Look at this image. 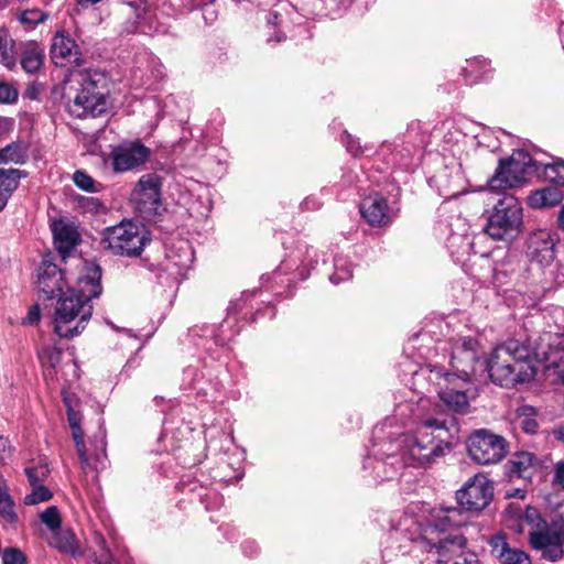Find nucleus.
I'll use <instances>...</instances> for the list:
<instances>
[{"mask_svg": "<svg viewBox=\"0 0 564 564\" xmlns=\"http://www.w3.org/2000/svg\"><path fill=\"white\" fill-rule=\"evenodd\" d=\"M11 446L9 441L3 436H0V463L4 459L6 454H9Z\"/></svg>", "mask_w": 564, "mask_h": 564, "instance_id": "50", "label": "nucleus"}, {"mask_svg": "<svg viewBox=\"0 0 564 564\" xmlns=\"http://www.w3.org/2000/svg\"><path fill=\"white\" fill-rule=\"evenodd\" d=\"M522 524L529 527L528 533L541 531L550 525L543 520L540 512L532 507L525 509L522 517Z\"/></svg>", "mask_w": 564, "mask_h": 564, "instance_id": "34", "label": "nucleus"}, {"mask_svg": "<svg viewBox=\"0 0 564 564\" xmlns=\"http://www.w3.org/2000/svg\"><path fill=\"white\" fill-rule=\"evenodd\" d=\"M528 357V348L516 340L497 346L486 362L491 380L507 388L531 380L535 370Z\"/></svg>", "mask_w": 564, "mask_h": 564, "instance_id": "3", "label": "nucleus"}, {"mask_svg": "<svg viewBox=\"0 0 564 564\" xmlns=\"http://www.w3.org/2000/svg\"><path fill=\"white\" fill-rule=\"evenodd\" d=\"M544 176L551 183L564 186V160H556L544 165Z\"/></svg>", "mask_w": 564, "mask_h": 564, "instance_id": "35", "label": "nucleus"}, {"mask_svg": "<svg viewBox=\"0 0 564 564\" xmlns=\"http://www.w3.org/2000/svg\"><path fill=\"white\" fill-rule=\"evenodd\" d=\"M150 153L151 150L139 140L124 141L112 148L109 160L116 173H124L142 166L148 161Z\"/></svg>", "mask_w": 564, "mask_h": 564, "instance_id": "11", "label": "nucleus"}, {"mask_svg": "<svg viewBox=\"0 0 564 564\" xmlns=\"http://www.w3.org/2000/svg\"><path fill=\"white\" fill-rule=\"evenodd\" d=\"M455 427L453 417H426L412 434L401 441V455L405 464L423 466L448 448L445 437Z\"/></svg>", "mask_w": 564, "mask_h": 564, "instance_id": "1", "label": "nucleus"}, {"mask_svg": "<svg viewBox=\"0 0 564 564\" xmlns=\"http://www.w3.org/2000/svg\"><path fill=\"white\" fill-rule=\"evenodd\" d=\"M469 457L480 465L501 462L507 455V442L488 430H477L467 440Z\"/></svg>", "mask_w": 564, "mask_h": 564, "instance_id": "8", "label": "nucleus"}, {"mask_svg": "<svg viewBox=\"0 0 564 564\" xmlns=\"http://www.w3.org/2000/svg\"><path fill=\"white\" fill-rule=\"evenodd\" d=\"M556 241V235L547 229L533 231L527 240L528 258L540 265H549L555 258Z\"/></svg>", "mask_w": 564, "mask_h": 564, "instance_id": "15", "label": "nucleus"}, {"mask_svg": "<svg viewBox=\"0 0 564 564\" xmlns=\"http://www.w3.org/2000/svg\"><path fill=\"white\" fill-rule=\"evenodd\" d=\"M36 288L40 296L45 301H52L59 296L64 289H68V278L53 262L43 259L36 269Z\"/></svg>", "mask_w": 564, "mask_h": 564, "instance_id": "13", "label": "nucleus"}, {"mask_svg": "<svg viewBox=\"0 0 564 564\" xmlns=\"http://www.w3.org/2000/svg\"><path fill=\"white\" fill-rule=\"evenodd\" d=\"M101 0H77L78 4H80L82 7H88V6L98 3Z\"/></svg>", "mask_w": 564, "mask_h": 564, "instance_id": "56", "label": "nucleus"}, {"mask_svg": "<svg viewBox=\"0 0 564 564\" xmlns=\"http://www.w3.org/2000/svg\"><path fill=\"white\" fill-rule=\"evenodd\" d=\"M40 519L52 531V534L61 529L62 518L55 506L46 508L40 514Z\"/></svg>", "mask_w": 564, "mask_h": 564, "instance_id": "36", "label": "nucleus"}, {"mask_svg": "<svg viewBox=\"0 0 564 564\" xmlns=\"http://www.w3.org/2000/svg\"><path fill=\"white\" fill-rule=\"evenodd\" d=\"M22 176L23 172L21 170L0 169V212L7 206Z\"/></svg>", "mask_w": 564, "mask_h": 564, "instance_id": "25", "label": "nucleus"}, {"mask_svg": "<svg viewBox=\"0 0 564 564\" xmlns=\"http://www.w3.org/2000/svg\"><path fill=\"white\" fill-rule=\"evenodd\" d=\"M530 546L540 553L541 558L549 562H557L564 555V527L556 523L550 524L538 532H529Z\"/></svg>", "mask_w": 564, "mask_h": 564, "instance_id": "9", "label": "nucleus"}, {"mask_svg": "<svg viewBox=\"0 0 564 564\" xmlns=\"http://www.w3.org/2000/svg\"><path fill=\"white\" fill-rule=\"evenodd\" d=\"M480 347L479 343L471 337H464L460 344L453 351L452 366L456 372H442L435 368L431 370L435 379H442L444 382L452 383L460 380L467 382L475 373L476 365L479 362Z\"/></svg>", "mask_w": 564, "mask_h": 564, "instance_id": "7", "label": "nucleus"}, {"mask_svg": "<svg viewBox=\"0 0 564 564\" xmlns=\"http://www.w3.org/2000/svg\"><path fill=\"white\" fill-rule=\"evenodd\" d=\"M562 199V192L556 186H546L533 192L529 196V205L532 208H544L557 205Z\"/></svg>", "mask_w": 564, "mask_h": 564, "instance_id": "28", "label": "nucleus"}, {"mask_svg": "<svg viewBox=\"0 0 564 564\" xmlns=\"http://www.w3.org/2000/svg\"><path fill=\"white\" fill-rule=\"evenodd\" d=\"M546 460L547 457L540 459L530 452L516 453L507 464L509 477L531 481L536 473L546 467Z\"/></svg>", "mask_w": 564, "mask_h": 564, "instance_id": "19", "label": "nucleus"}, {"mask_svg": "<svg viewBox=\"0 0 564 564\" xmlns=\"http://www.w3.org/2000/svg\"><path fill=\"white\" fill-rule=\"evenodd\" d=\"M28 159V147L12 142L0 150V164L14 163L23 164Z\"/></svg>", "mask_w": 564, "mask_h": 564, "instance_id": "32", "label": "nucleus"}, {"mask_svg": "<svg viewBox=\"0 0 564 564\" xmlns=\"http://www.w3.org/2000/svg\"><path fill=\"white\" fill-rule=\"evenodd\" d=\"M508 496L523 499L525 497V491L522 489H517L513 494H508Z\"/></svg>", "mask_w": 564, "mask_h": 564, "instance_id": "57", "label": "nucleus"}, {"mask_svg": "<svg viewBox=\"0 0 564 564\" xmlns=\"http://www.w3.org/2000/svg\"><path fill=\"white\" fill-rule=\"evenodd\" d=\"M50 543L61 552L72 556H80L83 554L78 541L70 530L58 529L52 534Z\"/></svg>", "mask_w": 564, "mask_h": 564, "instance_id": "26", "label": "nucleus"}, {"mask_svg": "<svg viewBox=\"0 0 564 564\" xmlns=\"http://www.w3.org/2000/svg\"><path fill=\"white\" fill-rule=\"evenodd\" d=\"M437 380V386L440 388L438 397L444 405L454 412L466 413L468 409V400L465 392L460 390V384H456L455 381L448 383L444 382L442 379Z\"/></svg>", "mask_w": 564, "mask_h": 564, "instance_id": "24", "label": "nucleus"}, {"mask_svg": "<svg viewBox=\"0 0 564 564\" xmlns=\"http://www.w3.org/2000/svg\"><path fill=\"white\" fill-rule=\"evenodd\" d=\"M150 240L149 231L143 225L122 220L102 230L100 245L115 256L137 258Z\"/></svg>", "mask_w": 564, "mask_h": 564, "instance_id": "6", "label": "nucleus"}, {"mask_svg": "<svg viewBox=\"0 0 564 564\" xmlns=\"http://www.w3.org/2000/svg\"><path fill=\"white\" fill-rule=\"evenodd\" d=\"M26 95H28V97H30L32 99L36 98V89H35V87L34 86L29 87L26 89Z\"/></svg>", "mask_w": 564, "mask_h": 564, "instance_id": "58", "label": "nucleus"}, {"mask_svg": "<svg viewBox=\"0 0 564 564\" xmlns=\"http://www.w3.org/2000/svg\"><path fill=\"white\" fill-rule=\"evenodd\" d=\"M456 495L458 503L463 508L469 511H480L492 500L494 486L486 475L476 474Z\"/></svg>", "mask_w": 564, "mask_h": 564, "instance_id": "10", "label": "nucleus"}, {"mask_svg": "<svg viewBox=\"0 0 564 564\" xmlns=\"http://www.w3.org/2000/svg\"><path fill=\"white\" fill-rule=\"evenodd\" d=\"M113 329H118V327L116 325H113V323L109 322L108 323Z\"/></svg>", "mask_w": 564, "mask_h": 564, "instance_id": "60", "label": "nucleus"}, {"mask_svg": "<svg viewBox=\"0 0 564 564\" xmlns=\"http://www.w3.org/2000/svg\"><path fill=\"white\" fill-rule=\"evenodd\" d=\"M72 429V435L73 440L76 445L77 454L79 456V459L82 464L87 465L88 464V456L86 453V447L84 443V433L79 426L70 427Z\"/></svg>", "mask_w": 564, "mask_h": 564, "instance_id": "41", "label": "nucleus"}, {"mask_svg": "<svg viewBox=\"0 0 564 564\" xmlns=\"http://www.w3.org/2000/svg\"><path fill=\"white\" fill-rule=\"evenodd\" d=\"M558 227L564 230V205L561 207L558 216H557Z\"/></svg>", "mask_w": 564, "mask_h": 564, "instance_id": "55", "label": "nucleus"}, {"mask_svg": "<svg viewBox=\"0 0 564 564\" xmlns=\"http://www.w3.org/2000/svg\"><path fill=\"white\" fill-rule=\"evenodd\" d=\"M101 270L94 262H84L77 278L78 290L67 289L59 295L55 317H91L90 301L101 294Z\"/></svg>", "mask_w": 564, "mask_h": 564, "instance_id": "4", "label": "nucleus"}, {"mask_svg": "<svg viewBox=\"0 0 564 564\" xmlns=\"http://www.w3.org/2000/svg\"><path fill=\"white\" fill-rule=\"evenodd\" d=\"M91 549L96 564L108 562L112 560V554L109 551L106 540L99 532H94L91 536Z\"/></svg>", "mask_w": 564, "mask_h": 564, "instance_id": "33", "label": "nucleus"}, {"mask_svg": "<svg viewBox=\"0 0 564 564\" xmlns=\"http://www.w3.org/2000/svg\"><path fill=\"white\" fill-rule=\"evenodd\" d=\"M36 321H37V319H33V318L28 319L29 324H31V325H33V324H34V322H36Z\"/></svg>", "mask_w": 564, "mask_h": 564, "instance_id": "59", "label": "nucleus"}, {"mask_svg": "<svg viewBox=\"0 0 564 564\" xmlns=\"http://www.w3.org/2000/svg\"><path fill=\"white\" fill-rule=\"evenodd\" d=\"M538 427V423L533 420L524 421V430L529 433H534Z\"/></svg>", "mask_w": 564, "mask_h": 564, "instance_id": "54", "label": "nucleus"}, {"mask_svg": "<svg viewBox=\"0 0 564 564\" xmlns=\"http://www.w3.org/2000/svg\"><path fill=\"white\" fill-rule=\"evenodd\" d=\"M25 557L23 553L15 547H7L2 552L3 564H24Z\"/></svg>", "mask_w": 564, "mask_h": 564, "instance_id": "44", "label": "nucleus"}, {"mask_svg": "<svg viewBox=\"0 0 564 564\" xmlns=\"http://www.w3.org/2000/svg\"><path fill=\"white\" fill-rule=\"evenodd\" d=\"M52 498V492L45 486L34 485L32 486V491L24 497V503L32 506L40 502L47 501Z\"/></svg>", "mask_w": 564, "mask_h": 564, "instance_id": "38", "label": "nucleus"}, {"mask_svg": "<svg viewBox=\"0 0 564 564\" xmlns=\"http://www.w3.org/2000/svg\"><path fill=\"white\" fill-rule=\"evenodd\" d=\"M459 516V511L457 509H449L447 514L438 518L437 523L435 524V530L446 531L452 528H456L460 524L457 517Z\"/></svg>", "mask_w": 564, "mask_h": 564, "instance_id": "40", "label": "nucleus"}, {"mask_svg": "<svg viewBox=\"0 0 564 564\" xmlns=\"http://www.w3.org/2000/svg\"><path fill=\"white\" fill-rule=\"evenodd\" d=\"M17 98V90L9 84L0 82V102H13Z\"/></svg>", "mask_w": 564, "mask_h": 564, "instance_id": "46", "label": "nucleus"}, {"mask_svg": "<svg viewBox=\"0 0 564 564\" xmlns=\"http://www.w3.org/2000/svg\"><path fill=\"white\" fill-rule=\"evenodd\" d=\"M552 434L557 441L564 443V423H561L557 426H555L552 430Z\"/></svg>", "mask_w": 564, "mask_h": 564, "instance_id": "52", "label": "nucleus"}, {"mask_svg": "<svg viewBox=\"0 0 564 564\" xmlns=\"http://www.w3.org/2000/svg\"><path fill=\"white\" fill-rule=\"evenodd\" d=\"M523 156V161L516 158L500 161L495 174L488 181V187L491 191H500L505 188H512L521 184L525 180L528 169L531 165V159L527 154H519Z\"/></svg>", "mask_w": 564, "mask_h": 564, "instance_id": "12", "label": "nucleus"}, {"mask_svg": "<svg viewBox=\"0 0 564 564\" xmlns=\"http://www.w3.org/2000/svg\"><path fill=\"white\" fill-rule=\"evenodd\" d=\"M137 209L145 216L154 215L160 205V188L156 177L143 175L132 192Z\"/></svg>", "mask_w": 564, "mask_h": 564, "instance_id": "16", "label": "nucleus"}, {"mask_svg": "<svg viewBox=\"0 0 564 564\" xmlns=\"http://www.w3.org/2000/svg\"><path fill=\"white\" fill-rule=\"evenodd\" d=\"M44 48L37 43L31 42L25 45L21 55V66L24 72L35 74L39 72L44 62Z\"/></svg>", "mask_w": 564, "mask_h": 564, "instance_id": "27", "label": "nucleus"}, {"mask_svg": "<svg viewBox=\"0 0 564 564\" xmlns=\"http://www.w3.org/2000/svg\"><path fill=\"white\" fill-rule=\"evenodd\" d=\"M241 308V299H236L230 301L228 306V314L229 315H236L240 312Z\"/></svg>", "mask_w": 564, "mask_h": 564, "instance_id": "51", "label": "nucleus"}, {"mask_svg": "<svg viewBox=\"0 0 564 564\" xmlns=\"http://www.w3.org/2000/svg\"><path fill=\"white\" fill-rule=\"evenodd\" d=\"M553 482L564 490V460L555 464Z\"/></svg>", "mask_w": 564, "mask_h": 564, "instance_id": "49", "label": "nucleus"}, {"mask_svg": "<svg viewBox=\"0 0 564 564\" xmlns=\"http://www.w3.org/2000/svg\"><path fill=\"white\" fill-rule=\"evenodd\" d=\"M360 214L369 225L378 227L388 226L394 218L393 210L379 194L369 195L361 200Z\"/></svg>", "mask_w": 564, "mask_h": 564, "instance_id": "18", "label": "nucleus"}, {"mask_svg": "<svg viewBox=\"0 0 564 564\" xmlns=\"http://www.w3.org/2000/svg\"><path fill=\"white\" fill-rule=\"evenodd\" d=\"M42 314V310H41V306L40 304H34L30 307L29 312H28V316L26 317H30V318H33V317H40Z\"/></svg>", "mask_w": 564, "mask_h": 564, "instance_id": "53", "label": "nucleus"}, {"mask_svg": "<svg viewBox=\"0 0 564 564\" xmlns=\"http://www.w3.org/2000/svg\"><path fill=\"white\" fill-rule=\"evenodd\" d=\"M0 505H3L2 513L12 520L14 518V512L12 510V505L9 500V495L6 489L4 480L0 475Z\"/></svg>", "mask_w": 564, "mask_h": 564, "instance_id": "45", "label": "nucleus"}, {"mask_svg": "<svg viewBox=\"0 0 564 564\" xmlns=\"http://www.w3.org/2000/svg\"><path fill=\"white\" fill-rule=\"evenodd\" d=\"M466 540L459 534H449L433 543L438 564H477L475 553L465 550Z\"/></svg>", "mask_w": 564, "mask_h": 564, "instance_id": "14", "label": "nucleus"}, {"mask_svg": "<svg viewBox=\"0 0 564 564\" xmlns=\"http://www.w3.org/2000/svg\"><path fill=\"white\" fill-rule=\"evenodd\" d=\"M335 272L330 275V281L337 284L343 281H347L352 276L351 267L343 259L336 258L334 261Z\"/></svg>", "mask_w": 564, "mask_h": 564, "instance_id": "37", "label": "nucleus"}, {"mask_svg": "<svg viewBox=\"0 0 564 564\" xmlns=\"http://www.w3.org/2000/svg\"><path fill=\"white\" fill-rule=\"evenodd\" d=\"M535 355L536 358L545 364L547 369L564 366V336L546 334L541 338Z\"/></svg>", "mask_w": 564, "mask_h": 564, "instance_id": "21", "label": "nucleus"}, {"mask_svg": "<svg viewBox=\"0 0 564 564\" xmlns=\"http://www.w3.org/2000/svg\"><path fill=\"white\" fill-rule=\"evenodd\" d=\"M188 260L192 261V253H188Z\"/></svg>", "mask_w": 564, "mask_h": 564, "instance_id": "61", "label": "nucleus"}, {"mask_svg": "<svg viewBox=\"0 0 564 564\" xmlns=\"http://www.w3.org/2000/svg\"><path fill=\"white\" fill-rule=\"evenodd\" d=\"M343 142L349 153L357 156L362 153V149L358 139H355L351 134L345 133Z\"/></svg>", "mask_w": 564, "mask_h": 564, "instance_id": "47", "label": "nucleus"}, {"mask_svg": "<svg viewBox=\"0 0 564 564\" xmlns=\"http://www.w3.org/2000/svg\"><path fill=\"white\" fill-rule=\"evenodd\" d=\"M64 402L67 408V420L70 427L79 426L82 416L79 413H77L73 406L70 405V402L67 397H64Z\"/></svg>", "mask_w": 564, "mask_h": 564, "instance_id": "48", "label": "nucleus"}, {"mask_svg": "<svg viewBox=\"0 0 564 564\" xmlns=\"http://www.w3.org/2000/svg\"><path fill=\"white\" fill-rule=\"evenodd\" d=\"M47 473V468L42 465L25 468V474L31 486L41 485L42 480L46 477Z\"/></svg>", "mask_w": 564, "mask_h": 564, "instance_id": "43", "label": "nucleus"}, {"mask_svg": "<svg viewBox=\"0 0 564 564\" xmlns=\"http://www.w3.org/2000/svg\"><path fill=\"white\" fill-rule=\"evenodd\" d=\"M104 76L98 72L77 70L64 83V97L69 112L77 118L99 117L109 108V101L99 89Z\"/></svg>", "mask_w": 564, "mask_h": 564, "instance_id": "2", "label": "nucleus"}, {"mask_svg": "<svg viewBox=\"0 0 564 564\" xmlns=\"http://www.w3.org/2000/svg\"><path fill=\"white\" fill-rule=\"evenodd\" d=\"M54 243L63 257L67 254L78 242L79 235L75 226L63 219L54 220L51 225Z\"/></svg>", "mask_w": 564, "mask_h": 564, "instance_id": "23", "label": "nucleus"}, {"mask_svg": "<svg viewBox=\"0 0 564 564\" xmlns=\"http://www.w3.org/2000/svg\"><path fill=\"white\" fill-rule=\"evenodd\" d=\"M61 357L62 350L55 346H46L39 352L41 365L45 369V376L52 379L56 376Z\"/></svg>", "mask_w": 564, "mask_h": 564, "instance_id": "31", "label": "nucleus"}, {"mask_svg": "<svg viewBox=\"0 0 564 564\" xmlns=\"http://www.w3.org/2000/svg\"><path fill=\"white\" fill-rule=\"evenodd\" d=\"M85 321L86 319H53L52 327L58 337L70 339L85 329Z\"/></svg>", "mask_w": 564, "mask_h": 564, "instance_id": "30", "label": "nucleus"}, {"mask_svg": "<svg viewBox=\"0 0 564 564\" xmlns=\"http://www.w3.org/2000/svg\"><path fill=\"white\" fill-rule=\"evenodd\" d=\"M75 185L86 192H95L94 180L84 171H76L73 175Z\"/></svg>", "mask_w": 564, "mask_h": 564, "instance_id": "42", "label": "nucleus"}, {"mask_svg": "<svg viewBox=\"0 0 564 564\" xmlns=\"http://www.w3.org/2000/svg\"><path fill=\"white\" fill-rule=\"evenodd\" d=\"M158 0H128L123 7L122 12L127 15L134 14L135 20L129 31L141 26L142 31L156 30L155 22L159 20Z\"/></svg>", "mask_w": 564, "mask_h": 564, "instance_id": "17", "label": "nucleus"}, {"mask_svg": "<svg viewBox=\"0 0 564 564\" xmlns=\"http://www.w3.org/2000/svg\"><path fill=\"white\" fill-rule=\"evenodd\" d=\"M45 19L46 14L39 9L24 10L20 14L21 23L28 25L30 29L34 28L39 23L44 22Z\"/></svg>", "mask_w": 564, "mask_h": 564, "instance_id": "39", "label": "nucleus"}, {"mask_svg": "<svg viewBox=\"0 0 564 564\" xmlns=\"http://www.w3.org/2000/svg\"><path fill=\"white\" fill-rule=\"evenodd\" d=\"M484 231L492 240L511 242L523 231V208L520 200L503 194L488 212Z\"/></svg>", "mask_w": 564, "mask_h": 564, "instance_id": "5", "label": "nucleus"}, {"mask_svg": "<svg viewBox=\"0 0 564 564\" xmlns=\"http://www.w3.org/2000/svg\"><path fill=\"white\" fill-rule=\"evenodd\" d=\"M491 555L500 564H532L528 553L518 547H511L505 533H497L489 539Z\"/></svg>", "mask_w": 564, "mask_h": 564, "instance_id": "20", "label": "nucleus"}, {"mask_svg": "<svg viewBox=\"0 0 564 564\" xmlns=\"http://www.w3.org/2000/svg\"><path fill=\"white\" fill-rule=\"evenodd\" d=\"M51 57L56 65L80 63V52L75 40L64 31L57 32L52 39Z\"/></svg>", "mask_w": 564, "mask_h": 564, "instance_id": "22", "label": "nucleus"}, {"mask_svg": "<svg viewBox=\"0 0 564 564\" xmlns=\"http://www.w3.org/2000/svg\"><path fill=\"white\" fill-rule=\"evenodd\" d=\"M0 63L9 69H14L17 66L15 44L4 29H0Z\"/></svg>", "mask_w": 564, "mask_h": 564, "instance_id": "29", "label": "nucleus"}]
</instances>
